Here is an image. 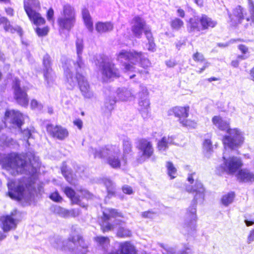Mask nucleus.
<instances>
[{
    "label": "nucleus",
    "instance_id": "f257e3e1",
    "mask_svg": "<svg viewBox=\"0 0 254 254\" xmlns=\"http://www.w3.org/2000/svg\"><path fill=\"white\" fill-rule=\"evenodd\" d=\"M212 122L217 128L226 131L228 134L223 139L225 151L223 153L222 162L218 166L217 170L219 173L225 172L228 174H233L242 166L243 163L240 158L228 156L226 149H234L240 146L244 140L243 133L237 128H230L229 123L223 120L219 116L213 117Z\"/></svg>",
    "mask_w": 254,
    "mask_h": 254
},
{
    "label": "nucleus",
    "instance_id": "f03ea898",
    "mask_svg": "<svg viewBox=\"0 0 254 254\" xmlns=\"http://www.w3.org/2000/svg\"><path fill=\"white\" fill-rule=\"evenodd\" d=\"M0 164L13 176L23 173L33 174L40 165L39 158L32 151L26 154L11 153L7 154L0 159Z\"/></svg>",
    "mask_w": 254,
    "mask_h": 254
},
{
    "label": "nucleus",
    "instance_id": "7ed1b4c3",
    "mask_svg": "<svg viewBox=\"0 0 254 254\" xmlns=\"http://www.w3.org/2000/svg\"><path fill=\"white\" fill-rule=\"evenodd\" d=\"M195 173L189 174L188 181L190 185L186 186V190L190 193H194L193 199L191 205L187 210L183 227L185 230L190 233L195 230L197 221L196 205L198 202L202 203L204 200L205 190L202 184L195 178Z\"/></svg>",
    "mask_w": 254,
    "mask_h": 254
},
{
    "label": "nucleus",
    "instance_id": "20e7f679",
    "mask_svg": "<svg viewBox=\"0 0 254 254\" xmlns=\"http://www.w3.org/2000/svg\"><path fill=\"white\" fill-rule=\"evenodd\" d=\"M76 71V77L73 76V69L69 67L64 66V73L66 77V81L68 84V88L72 89L78 82L79 88L82 95L84 98L91 99L94 96V93L86 78L82 75V72L83 69H74Z\"/></svg>",
    "mask_w": 254,
    "mask_h": 254
},
{
    "label": "nucleus",
    "instance_id": "39448f33",
    "mask_svg": "<svg viewBox=\"0 0 254 254\" xmlns=\"http://www.w3.org/2000/svg\"><path fill=\"white\" fill-rule=\"evenodd\" d=\"M27 182L25 178L9 180L7 183L9 196L12 199L18 200H31L33 196L34 190L31 185Z\"/></svg>",
    "mask_w": 254,
    "mask_h": 254
},
{
    "label": "nucleus",
    "instance_id": "423d86ee",
    "mask_svg": "<svg viewBox=\"0 0 254 254\" xmlns=\"http://www.w3.org/2000/svg\"><path fill=\"white\" fill-rule=\"evenodd\" d=\"M89 154L93 155L94 158H106L108 164L113 168H119L121 164L125 165L122 159L120 158V150L119 147L114 145H107L104 147L89 149Z\"/></svg>",
    "mask_w": 254,
    "mask_h": 254
},
{
    "label": "nucleus",
    "instance_id": "0eeeda50",
    "mask_svg": "<svg viewBox=\"0 0 254 254\" xmlns=\"http://www.w3.org/2000/svg\"><path fill=\"white\" fill-rule=\"evenodd\" d=\"M103 213V222L101 224V227L104 232L113 230L125 223L122 214L118 212L116 209L106 208Z\"/></svg>",
    "mask_w": 254,
    "mask_h": 254
},
{
    "label": "nucleus",
    "instance_id": "6e6552de",
    "mask_svg": "<svg viewBox=\"0 0 254 254\" xmlns=\"http://www.w3.org/2000/svg\"><path fill=\"white\" fill-rule=\"evenodd\" d=\"M76 21V12L73 6L69 3L64 4L60 16L57 19L59 30L69 31L74 26Z\"/></svg>",
    "mask_w": 254,
    "mask_h": 254
},
{
    "label": "nucleus",
    "instance_id": "1a4fd4ad",
    "mask_svg": "<svg viewBox=\"0 0 254 254\" xmlns=\"http://www.w3.org/2000/svg\"><path fill=\"white\" fill-rule=\"evenodd\" d=\"M24 10L30 21L37 26L43 25L45 19L39 13L41 4L39 0H23Z\"/></svg>",
    "mask_w": 254,
    "mask_h": 254
},
{
    "label": "nucleus",
    "instance_id": "9d476101",
    "mask_svg": "<svg viewBox=\"0 0 254 254\" xmlns=\"http://www.w3.org/2000/svg\"><path fill=\"white\" fill-rule=\"evenodd\" d=\"M96 64L101 67L103 79L104 81L119 76V70L115 67L111 59L104 55L96 57Z\"/></svg>",
    "mask_w": 254,
    "mask_h": 254
},
{
    "label": "nucleus",
    "instance_id": "9b49d317",
    "mask_svg": "<svg viewBox=\"0 0 254 254\" xmlns=\"http://www.w3.org/2000/svg\"><path fill=\"white\" fill-rule=\"evenodd\" d=\"M140 56V54L134 51H127L122 50L117 54V60L121 63L125 64V69L126 71H132L134 67L132 65L127 64L130 62L135 64L137 62V58Z\"/></svg>",
    "mask_w": 254,
    "mask_h": 254
},
{
    "label": "nucleus",
    "instance_id": "f8f14e48",
    "mask_svg": "<svg viewBox=\"0 0 254 254\" xmlns=\"http://www.w3.org/2000/svg\"><path fill=\"white\" fill-rule=\"evenodd\" d=\"M148 91L147 87L140 85V91L137 94L139 110L143 118L147 117L150 108V101L148 99Z\"/></svg>",
    "mask_w": 254,
    "mask_h": 254
},
{
    "label": "nucleus",
    "instance_id": "ddd939ff",
    "mask_svg": "<svg viewBox=\"0 0 254 254\" xmlns=\"http://www.w3.org/2000/svg\"><path fill=\"white\" fill-rule=\"evenodd\" d=\"M12 88L13 89L14 98L17 103L23 107H27L28 105L29 99L26 93L27 90L25 87L21 88L20 81L18 78H15Z\"/></svg>",
    "mask_w": 254,
    "mask_h": 254
},
{
    "label": "nucleus",
    "instance_id": "4468645a",
    "mask_svg": "<svg viewBox=\"0 0 254 254\" xmlns=\"http://www.w3.org/2000/svg\"><path fill=\"white\" fill-rule=\"evenodd\" d=\"M76 51L77 56V61L76 63L73 61L68 60L63 65L64 68V66L69 67L70 69H73L76 68L83 69L84 67V64L82 60V54L84 49L83 41L82 39L77 38L75 41Z\"/></svg>",
    "mask_w": 254,
    "mask_h": 254
},
{
    "label": "nucleus",
    "instance_id": "2eb2a0df",
    "mask_svg": "<svg viewBox=\"0 0 254 254\" xmlns=\"http://www.w3.org/2000/svg\"><path fill=\"white\" fill-rule=\"evenodd\" d=\"M48 133L52 137L59 140H64L68 136V131L61 126L49 124L46 127Z\"/></svg>",
    "mask_w": 254,
    "mask_h": 254
},
{
    "label": "nucleus",
    "instance_id": "dca6fc26",
    "mask_svg": "<svg viewBox=\"0 0 254 254\" xmlns=\"http://www.w3.org/2000/svg\"><path fill=\"white\" fill-rule=\"evenodd\" d=\"M5 122H9L13 126L20 128L24 121V116L19 111H7L5 114Z\"/></svg>",
    "mask_w": 254,
    "mask_h": 254
},
{
    "label": "nucleus",
    "instance_id": "f3484780",
    "mask_svg": "<svg viewBox=\"0 0 254 254\" xmlns=\"http://www.w3.org/2000/svg\"><path fill=\"white\" fill-rule=\"evenodd\" d=\"M230 22L232 25H236L241 23L245 19L246 12L245 9L240 5L237 6L233 10V13L231 14L228 11Z\"/></svg>",
    "mask_w": 254,
    "mask_h": 254
},
{
    "label": "nucleus",
    "instance_id": "a211bd4d",
    "mask_svg": "<svg viewBox=\"0 0 254 254\" xmlns=\"http://www.w3.org/2000/svg\"><path fill=\"white\" fill-rule=\"evenodd\" d=\"M138 149L141 152L143 158L140 161H144L145 159L149 158L154 152L152 143L145 139L140 140Z\"/></svg>",
    "mask_w": 254,
    "mask_h": 254
},
{
    "label": "nucleus",
    "instance_id": "6ab92c4d",
    "mask_svg": "<svg viewBox=\"0 0 254 254\" xmlns=\"http://www.w3.org/2000/svg\"><path fill=\"white\" fill-rule=\"evenodd\" d=\"M145 29L146 25L143 19L136 16L132 19L131 31L136 37L140 38Z\"/></svg>",
    "mask_w": 254,
    "mask_h": 254
},
{
    "label": "nucleus",
    "instance_id": "aec40b11",
    "mask_svg": "<svg viewBox=\"0 0 254 254\" xmlns=\"http://www.w3.org/2000/svg\"><path fill=\"white\" fill-rule=\"evenodd\" d=\"M68 240L69 247L71 246L72 244L74 246L79 245V248L78 247L77 249L81 251V254H86L87 252V247L83 244L82 238L76 233H72L68 238Z\"/></svg>",
    "mask_w": 254,
    "mask_h": 254
},
{
    "label": "nucleus",
    "instance_id": "412c9836",
    "mask_svg": "<svg viewBox=\"0 0 254 254\" xmlns=\"http://www.w3.org/2000/svg\"><path fill=\"white\" fill-rule=\"evenodd\" d=\"M116 94L119 101H128L135 98L133 92L126 88H119L116 91Z\"/></svg>",
    "mask_w": 254,
    "mask_h": 254
},
{
    "label": "nucleus",
    "instance_id": "4be33fe9",
    "mask_svg": "<svg viewBox=\"0 0 254 254\" xmlns=\"http://www.w3.org/2000/svg\"><path fill=\"white\" fill-rule=\"evenodd\" d=\"M64 191L66 195L70 199L72 203L77 204L84 207L86 204L81 201V196L77 194L74 190L70 187H66L64 189Z\"/></svg>",
    "mask_w": 254,
    "mask_h": 254
},
{
    "label": "nucleus",
    "instance_id": "5701e85b",
    "mask_svg": "<svg viewBox=\"0 0 254 254\" xmlns=\"http://www.w3.org/2000/svg\"><path fill=\"white\" fill-rule=\"evenodd\" d=\"M0 220L1 222V227L4 232L14 229L16 226V220L11 215L2 216Z\"/></svg>",
    "mask_w": 254,
    "mask_h": 254
},
{
    "label": "nucleus",
    "instance_id": "b1692460",
    "mask_svg": "<svg viewBox=\"0 0 254 254\" xmlns=\"http://www.w3.org/2000/svg\"><path fill=\"white\" fill-rule=\"evenodd\" d=\"M199 22L201 26V30H206L209 28H213L215 27L217 22L216 21L212 19L207 15L202 14L199 17Z\"/></svg>",
    "mask_w": 254,
    "mask_h": 254
},
{
    "label": "nucleus",
    "instance_id": "393cba45",
    "mask_svg": "<svg viewBox=\"0 0 254 254\" xmlns=\"http://www.w3.org/2000/svg\"><path fill=\"white\" fill-rule=\"evenodd\" d=\"M238 180L241 182H248L254 181V174L247 169H242L237 175Z\"/></svg>",
    "mask_w": 254,
    "mask_h": 254
},
{
    "label": "nucleus",
    "instance_id": "a878e982",
    "mask_svg": "<svg viewBox=\"0 0 254 254\" xmlns=\"http://www.w3.org/2000/svg\"><path fill=\"white\" fill-rule=\"evenodd\" d=\"M174 143V138L173 136H164L157 143V148L159 151L163 152L166 151L169 145Z\"/></svg>",
    "mask_w": 254,
    "mask_h": 254
},
{
    "label": "nucleus",
    "instance_id": "bb28decb",
    "mask_svg": "<svg viewBox=\"0 0 254 254\" xmlns=\"http://www.w3.org/2000/svg\"><path fill=\"white\" fill-rule=\"evenodd\" d=\"M189 109V106L175 107L173 109V112L175 117L179 118V121L180 122L181 119H184L188 117Z\"/></svg>",
    "mask_w": 254,
    "mask_h": 254
},
{
    "label": "nucleus",
    "instance_id": "cd10ccee",
    "mask_svg": "<svg viewBox=\"0 0 254 254\" xmlns=\"http://www.w3.org/2000/svg\"><path fill=\"white\" fill-rule=\"evenodd\" d=\"M121 252L123 254H136L134 247L130 242H125L120 244ZM110 254H118L117 252L112 253Z\"/></svg>",
    "mask_w": 254,
    "mask_h": 254
},
{
    "label": "nucleus",
    "instance_id": "c85d7f7f",
    "mask_svg": "<svg viewBox=\"0 0 254 254\" xmlns=\"http://www.w3.org/2000/svg\"><path fill=\"white\" fill-rule=\"evenodd\" d=\"M0 24H3V27L5 31L9 32L11 33H14L15 32H17L18 33H20L21 32V29L20 27L17 26L15 28L13 27L9 23V21L8 19L4 17L1 16L0 14Z\"/></svg>",
    "mask_w": 254,
    "mask_h": 254
},
{
    "label": "nucleus",
    "instance_id": "c756f323",
    "mask_svg": "<svg viewBox=\"0 0 254 254\" xmlns=\"http://www.w3.org/2000/svg\"><path fill=\"white\" fill-rule=\"evenodd\" d=\"M123 161L124 164L127 163V155L132 151V145L130 139L127 137H124L123 139Z\"/></svg>",
    "mask_w": 254,
    "mask_h": 254
},
{
    "label": "nucleus",
    "instance_id": "7c9ffc66",
    "mask_svg": "<svg viewBox=\"0 0 254 254\" xmlns=\"http://www.w3.org/2000/svg\"><path fill=\"white\" fill-rule=\"evenodd\" d=\"M235 197V194L233 191L225 193L222 196L221 198V204L225 207H228L233 203Z\"/></svg>",
    "mask_w": 254,
    "mask_h": 254
},
{
    "label": "nucleus",
    "instance_id": "2f4dec72",
    "mask_svg": "<svg viewBox=\"0 0 254 254\" xmlns=\"http://www.w3.org/2000/svg\"><path fill=\"white\" fill-rule=\"evenodd\" d=\"M113 29V25L111 22H98L96 25V30L98 33H103L111 31Z\"/></svg>",
    "mask_w": 254,
    "mask_h": 254
},
{
    "label": "nucleus",
    "instance_id": "473e14b6",
    "mask_svg": "<svg viewBox=\"0 0 254 254\" xmlns=\"http://www.w3.org/2000/svg\"><path fill=\"white\" fill-rule=\"evenodd\" d=\"M61 171L67 182L71 184L75 185V175L71 172L70 170H68L67 169L65 163L63 164L61 168Z\"/></svg>",
    "mask_w": 254,
    "mask_h": 254
},
{
    "label": "nucleus",
    "instance_id": "72a5a7b5",
    "mask_svg": "<svg viewBox=\"0 0 254 254\" xmlns=\"http://www.w3.org/2000/svg\"><path fill=\"white\" fill-rule=\"evenodd\" d=\"M44 77L47 86H51L54 83L56 76L53 69L43 71Z\"/></svg>",
    "mask_w": 254,
    "mask_h": 254
},
{
    "label": "nucleus",
    "instance_id": "f704fd0d",
    "mask_svg": "<svg viewBox=\"0 0 254 254\" xmlns=\"http://www.w3.org/2000/svg\"><path fill=\"white\" fill-rule=\"evenodd\" d=\"M199 17H194L191 18L190 19L189 23L188 24V30L190 32H199L200 29V26H199Z\"/></svg>",
    "mask_w": 254,
    "mask_h": 254
},
{
    "label": "nucleus",
    "instance_id": "c9c22d12",
    "mask_svg": "<svg viewBox=\"0 0 254 254\" xmlns=\"http://www.w3.org/2000/svg\"><path fill=\"white\" fill-rule=\"evenodd\" d=\"M82 14L86 27L89 31L92 32L93 30V22L88 10L86 9H83L82 11Z\"/></svg>",
    "mask_w": 254,
    "mask_h": 254
},
{
    "label": "nucleus",
    "instance_id": "e433bc0d",
    "mask_svg": "<svg viewBox=\"0 0 254 254\" xmlns=\"http://www.w3.org/2000/svg\"><path fill=\"white\" fill-rule=\"evenodd\" d=\"M203 148L205 156L209 158L211 153L213 152L212 142L210 139H205L203 144Z\"/></svg>",
    "mask_w": 254,
    "mask_h": 254
},
{
    "label": "nucleus",
    "instance_id": "4c0bfd02",
    "mask_svg": "<svg viewBox=\"0 0 254 254\" xmlns=\"http://www.w3.org/2000/svg\"><path fill=\"white\" fill-rule=\"evenodd\" d=\"M166 168L167 169V173L171 179H174L176 176L177 169L174 166V164L171 162H167L166 163Z\"/></svg>",
    "mask_w": 254,
    "mask_h": 254
},
{
    "label": "nucleus",
    "instance_id": "58836bf2",
    "mask_svg": "<svg viewBox=\"0 0 254 254\" xmlns=\"http://www.w3.org/2000/svg\"><path fill=\"white\" fill-rule=\"evenodd\" d=\"M54 211L61 217L66 218L69 217L68 210L59 206H56L54 207Z\"/></svg>",
    "mask_w": 254,
    "mask_h": 254
},
{
    "label": "nucleus",
    "instance_id": "ea45409f",
    "mask_svg": "<svg viewBox=\"0 0 254 254\" xmlns=\"http://www.w3.org/2000/svg\"><path fill=\"white\" fill-rule=\"evenodd\" d=\"M117 99L116 98L111 96L106 98L105 102V108L109 111H111L114 108V106L115 104Z\"/></svg>",
    "mask_w": 254,
    "mask_h": 254
},
{
    "label": "nucleus",
    "instance_id": "a19ab883",
    "mask_svg": "<svg viewBox=\"0 0 254 254\" xmlns=\"http://www.w3.org/2000/svg\"><path fill=\"white\" fill-rule=\"evenodd\" d=\"M138 54H140V56L137 58V62H140L141 66L144 68H146L150 65V63L149 60L144 57V55L141 52H138Z\"/></svg>",
    "mask_w": 254,
    "mask_h": 254
},
{
    "label": "nucleus",
    "instance_id": "79ce46f5",
    "mask_svg": "<svg viewBox=\"0 0 254 254\" xmlns=\"http://www.w3.org/2000/svg\"><path fill=\"white\" fill-rule=\"evenodd\" d=\"M95 241L104 249L109 244V239L108 237L98 236L95 238Z\"/></svg>",
    "mask_w": 254,
    "mask_h": 254
},
{
    "label": "nucleus",
    "instance_id": "37998d69",
    "mask_svg": "<svg viewBox=\"0 0 254 254\" xmlns=\"http://www.w3.org/2000/svg\"><path fill=\"white\" fill-rule=\"evenodd\" d=\"M43 71L52 69V62L49 55H45L43 59Z\"/></svg>",
    "mask_w": 254,
    "mask_h": 254
},
{
    "label": "nucleus",
    "instance_id": "c03bdc74",
    "mask_svg": "<svg viewBox=\"0 0 254 254\" xmlns=\"http://www.w3.org/2000/svg\"><path fill=\"white\" fill-rule=\"evenodd\" d=\"M184 25L183 21L179 18H176L171 22V27L175 30H178Z\"/></svg>",
    "mask_w": 254,
    "mask_h": 254
},
{
    "label": "nucleus",
    "instance_id": "a18cd8bd",
    "mask_svg": "<svg viewBox=\"0 0 254 254\" xmlns=\"http://www.w3.org/2000/svg\"><path fill=\"white\" fill-rule=\"evenodd\" d=\"M131 235V231L128 229L120 227L117 232V236L121 238L130 237Z\"/></svg>",
    "mask_w": 254,
    "mask_h": 254
},
{
    "label": "nucleus",
    "instance_id": "49530a36",
    "mask_svg": "<svg viewBox=\"0 0 254 254\" xmlns=\"http://www.w3.org/2000/svg\"><path fill=\"white\" fill-rule=\"evenodd\" d=\"M53 246L57 249H62L63 248H65L66 247H68V245L65 246V242L63 241L61 239H55L53 240V242H52Z\"/></svg>",
    "mask_w": 254,
    "mask_h": 254
},
{
    "label": "nucleus",
    "instance_id": "de8ad7c7",
    "mask_svg": "<svg viewBox=\"0 0 254 254\" xmlns=\"http://www.w3.org/2000/svg\"><path fill=\"white\" fill-rule=\"evenodd\" d=\"M104 184L107 188L109 194H113L114 193L113 183L109 179L105 178L103 180Z\"/></svg>",
    "mask_w": 254,
    "mask_h": 254
},
{
    "label": "nucleus",
    "instance_id": "09e8293b",
    "mask_svg": "<svg viewBox=\"0 0 254 254\" xmlns=\"http://www.w3.org/2000/svg\"><path fill=\"white\" fill-rule=\"evenodd\" d=\"M180 123L181 124L182 126L190 128H195L196 126L195 122L191 120H187L186 118L181 119Z\"/></svg>",
    "mask_w": 254,
    "mask_h": 254
},
{
    "label": "nucleus",
    "instance_id": "8fccbe9b",
    "mask_svg": "<svg viewBox=\"0 0 254 254\" xmlns=\"http://www.w3.org/2000/svg\"><path fill=\"white\" fill-rule=\"evenodd\" d=\"M248 3L251 17H246V19L247 21H249L251 19L254 23V4L252 0H248Z\"/></svg>",
    "mask_w": 254,
    "mask_h": 254
},
{
    "label": "nucleus",
    "instance_id": "3c124183",
    "mask_svg": "<svg viewBox=\"0 0 254 254\" xmlns=\"http://www.w3.org/2000/svg\"><path fill=\"white\" fill-rule=\"evenodd\" d=\"M31 108L32 109L41 111L43 108V104L35 99H33L30 103Z\"/></svg>",
    "mask_w": 254,
    "mask_h": 254
},
{
    "label": "nucleus",
    "instance_id": "603ef678",
    "mask_svg": "<svg viewBox=\"0 0 254 254\" xmlns=\"http://www.w3.org/2000/svg\"><path fill=\"white\" fill-rule=\"evenodd\" d=\"M245 222L247 226H250L254 224V221H248L247 220H245ZM254 241V230L251 231L250 234L248 238V243H251L253 241Z\"/></svg>",
    "mask_w": 254,
    "mask_h": 254
},
{
    "label": "nucleus",
    "instance_id": "864d4df0",
    "mask_svg": "<svg viewBox=\"0 0 254 254\" xmlns=\"http://www.w3.org/2000/svg\"><path fill=\"white\" fill-rule=\"evenodd\" d=\"M34 133V129L33 128H27L24 129L22 132L23 138L24 140L32 137V134Z\"/></svg>",
    "mask_w": 254,
    "mask_h": 254
},
{
    "label": "nucleus",
    "instance_id": "5fc2aeb1",
    "mask_svg": "<svg viewBox=\"0 0 254 254\" xmlns=\"http://www.w3.org/2000/svg\"><path fill=\"white\" fill-rule=\"evenodd\" d=\"M49 31V28L48 26L44 27L42 28L37 27L35 29V31L39 37H43L47 35Z\"/></svg>",
    "mask_w": 254,
    "mask_h": 254
},
{
    "label": "nucleus",
    "instance_id": "6e6d98bb",
    "mask_svg": "<svg viewBox=\"0 0 254 254\" xmlns=\"http://www.w3.org/2000/svg\"><path fill=\"white\" fill-rule=\"evenodd\" d=\"M141 216L143 218L153 219L157 216V212L152 210H148L142 212Z\"/></svg>",
    "mask_w": 254,
    "mask_h": 254
},
{
    "label": "nucleus",
    "instance_id": "4d7b16f0",
    "mask_svg": "<svg viewBox=\"0 0 254 254\" xmlns=\"http://www.w3.org/2000/svg\"><path fill=\"white\" fill-rule=\"evenodd\" d=\"M50 198L53 201L57 202H61L62 200V197L60 195L57 191L52 193L50 195Z\"/></svg>",
    "mask_w": 254,
    "mask_h": 254
},
{
    "label": "nucleus",
    "instance_id": "13d9d810",
    "mask_svg": "<svg viewBox=\"0 0 254 254\" xmlns=\"http://www.w3.org/2000/svg\"><path fill=\"white\" fill-rule=\"evenodd\" d=\"M192 58L194 61L197 62L201 63L204 61L203 55L198 52H196V53L194 54L192 56Z\"/></svg>",
    "mask_w": 254,
    "mask_h": 254
},
{
    "label": "nucleus",
    "instance_id": "bf43d9fd",
    "mask_svg": "<svg viewBox=\"0 0 254 254\" xmlns=\"http://www.w3.org/2000/svg\"><path fill=\"white\" fill-rule=\"evenodd\" d=\"M81 196L82 198H85L86 199H89L91 198V194L85 190H82L79 191Z\"/></svg>",
    "mask_w": 254,
    "mask_h": 254
},
{
    "label": "nucleus",
    "instance_id": "052dcab7",
    "mask_svg": "<svg viewBox=\"0 0 254 254\" xmlns=\"http://www.w3.org/2000/svg\"><path fill=\"white\" fill-rule=\"evenodd\" d=\"M147 49L148 51L154 52L156 51V45L153 40L148 41L147 44Z\"/></svg>",
    "mask_w": 254,
    "mask_h": 254
},
{
    "label": "nucleus",
    "instance_id": "680f3d73",
    "mask_svg": "<svg viewBox=\"0 0 254 254\" xmlns=\"http://www.w3.org/2000/svg\"><path fill=\"white\" fill-rule=\"evenodd\" d=\"M69 217H76L77 216L79 213L80 211L78 209H72L71 210H68Z\"/></svg>",
    "mask_w": 254,
    "mask_h": 254
},
{
    "label": "nucleus",
    "instance_id": "e2e57ef3",
    "mask_svg": "<svg viewBox=\"0 0 254 254\" xmlns=\"http://www.w3.org/2000/svg\"><path fill=\"white\" fill-rule=\"evenodd\" d=\"M73 125L77 127L79 129H81L83 127V122L80 119H76L73 122Z\"/></svg>",
    "mask_w": 254,
    "mask_h": 254
},
{
    "label": "nucleus",
    "instance_id": "0e129e2a",
    "mask_svg": "<svg viewBox=\"0 0 254 254\" xmlns=\"http://www.w3.org/2000/svg\"><path fill=\"white\" fill-rule=\"evenodd\" d=\"M54 14V10L52 8H50L47 13V18L49 21H52V22L54 21H53Z\"/></svg>",
    "mask_w": 254,
    "mask_h": 254
},
{
    "label": "nucleus",
    "instance_id": "69168bd1",
    "mask_svg": "<svg viewBox=\"0 0 254 254\" xmlns=\"http://www.w3.org/2000/svg\"><path fill=\"white\" fill-rule=\"evenodd\" d=\"M123 191L125 193L131 194L133 193L131 188L128 186H125L123 187Z\"/></svg>",
    "mask_w": 254,
    "mask_h": 254
},
{
    "label": "nucleus",
    "instance_id": "338daca9",
    "mask_svg": "<svg viewBox=\"0 0 254 254\" xmlns=\"http://www.w3.org/2000/svg\"><path fill=\"white\" fill-rule=\"evenodd\" d=\"M145 35H146V38L147 39L148 41H152L153 40V39L152 38V34L150 32V29H148L146 28L144 31Z\"/></svg>",
    "mask_w": 254,
    "mask_h": 254
},
{
    "label": "nucleus",
    "instance_id": "774afa93",
    "mask_svg": "<svg viewBox=\"0 0 254 254\" xmlns=\"http://www.w3.org/2000/svg\"><path fill=\"white\" fill-rule=\"evenodd\" d=\"M181 254H192L191 249L189 246H185Z\"/></svg>",
    "mask_w": 254,
    "mask_h": 254
}]
</instances>
